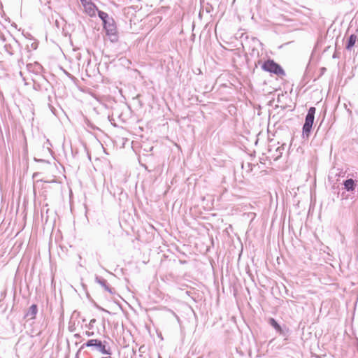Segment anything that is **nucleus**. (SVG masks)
Masks as SVG:
<instances>
[{"instance_id": "nucleus-9", "label": "nucleus", "mask_w": 358, "mask_h": 358, "mask_svg": "<svg viewBox=\"0 0 358 358\" xmlns=\"http://www.w3.org/2000/svg\"><path fill=\"white\" fill-rule=\"evenodd\" d=\"M95 280L98 284H99L102 287H103V289L106 291H107L110 294H113V289L108 285L106 280L100 278L99 277H96Z\"/></svg>"}, {"instance_id": "nucleus-7", "label": "nucleus", "mask_w": 358, "mask_h": 358, "mask_svg": "<svg viewBox=\"0 0 358 358\" xmlns=\"http://www.w3.org/2000/svg\"><path fill=\"white\" fill-rule=\"evenodd\" d=\"M38 308L36 304L31 305L29 310H27V313L25 314V317H27L28 319H34L36 317V315L37 313Z\"/></svg>"}, {"instance_id": "nucleus-12", "label": "nucleus", "mask_w": 358, "mask_h": 358, "mask_svg": "<svg viewBox=\"0 0 358 358\" xmlns=\"http://www.w3.org/2000/svg\"><path fill=\"white\" fill-rule=\"evenodd\" d=\"M271 326H272L278 332L282 334L281 327L278 324V323L273 318H270L268 321Z\"/></svg>"}, {"instance_id": "nucleus-4", "label": "nucleus", "mask_w": 358, "mask_h": 358, "mask_svg": "<svg viewBox=\"0 0 358 358\" xmlns=\"http://www.w3.org/2000/svg\"><path fill=\"white\" fill-rule=\"evenodd\" d=\"M262 67L264 71L273 73L277 76L285 75V73L282 67L273 60L268 59L266 61Z\"/></svg>"}, {"instance_id": "nucleus-15", "label": "nucleus", "mask_w": 358, "mask_h": 358, "mask_svg": "<svg viewBox=\"0 0 358 358\" xmlns=\"http://www.w3.org/2000/svg\"><path fill=\"white\" fill-rule=\"evenodd\" d=\"M83 7L86 6V4L90 3L91 1L88 0H80Z\"/></svg>"}, {"instance_id": "nucleus-18", "label": "nucleus", "mask_w": 358, "mask_h": 358, "mask_svg": "<svg viewBox=\"0 0 358 358\" xmlns=\"http://www.w3.org/2000/svg\"><path fill=\"white\" fill-rule=\"evenodd\" d=\"M31 66H32V64H28L27 65V68H28L29 70H30V68H31Z\"/></svg>"}, {"instance_id": "nucleus-19", "label": "nucleus", "mask_w": 358, "mask_h": 358, "mask_svg": "<svg viewBox=\"0 0 358 358\" xmlns=\"http://www.w3.org/2000/svg\"><path fill=\"white\" fill-rule=\"evenodd\" d=\"M101 358H108V357H101Z\"/></svg>"}, {"instance_id": "nucleus-3", "label": "nucleus", "mask_w": 358, "mask_h": 358, "mask_svg": "<svg viewBox=\"0 0 358 358\" xmlns=\"http://www.w3.org/2000/svg\"><path fill=\"white\" fill-rule=\"evenodd\" d=\"M103 28L106 30V35L112 43H116L118 41V34L116 24L113 18L105 22Z\"/></svg>"}, {"instance_id": "nucleus-5", "label": "nucleus", "mask_w": 358, "mask_h": 358, "mask_svg": "<svg viewBox=\"0 0 358 358\" xmlns=\"http://www.w3.org/2000/svg\"><path fill=\"white\" fill-rule=\"evenodd\" d=\"M3 41L6 42L4 44L5 50L10 55H14L16 51L18 50L19 43L13 37L10 36L9 38L6 39L3 38Z\"/></svg>"}, {"instance_id": "nucleus-2", "label": "nucleus", "mask_w": 358, "mask_h": 358, "mask_svg": "<svg viewBox=\"0 0 358 358\" xmlns=\"http://www.w3.org/2000/svg\"><path fill=\"white\" fill-rule=\"evenodd\" d=\"M315 111L316 109L315 107H310L308 110V113L305 119V123L303 126L302 133L303 138H308L310 136L312 127L314 122Z\"/></svg>"}, {"instance_id": "nucleus-14", "label": "nucleus", "mask_w": 358, "mask_h": 358, "mask_svg": "<svg viewBox=\"0 0 358 358\" xmlns=\"http://www.w3.org/2000/svg\"><path fill=\"white\" fill-rule=\"evenodd\" d=\"M96 322V319H92L90 321V323L88 324V328L90 329H92L94 327V324Z\"/></svg>"}, {"instance_id": "nucleus-17", "label": "nucleus", "mask_w": 358, "mask_h": 358, "mask_svg": "<svg viewBox=\"0 0 358 358\" xmlns=\"http://www.w3.org/2000/svg\"><path fill=\"white\" fill-rule=\"evenodd\" d=\"M35 67H36V71H40V70H41V65H40V64H35Z\"/></svg>"}, {"instance_id": "nucleus-1", "label": "nucleus", "mask_w": 358, "mask_h": 358, "mask_svg": "<svg viewBox=\"0 0 358 358\" xmlns=\"http://www.w3.org/2000/svg\"><path fill=\"white\" fill-rule=\"evenodd\" d=\"M107 343H108L106 341L102 342L98 339H90L83 344V347H93L103 355H110L112 354L111 349L110 347L106 346Z\"/></svg>"}, {"instance_id": "nucleus-20", "label": "nucleus", "mask_w": 358, "mask_h": 358, "mask_svg": "<svg viewBox=\"0 0 358 358\" xmlns=\"http://www.w3.org/2000/svg\"><path fill=\"white\" fill-rule=\"evenodd\" d=\"M108 358H110V357H108Z\"/></svg>"}, {"instance_id": "nucleus-13", "label": "nucleus", "mask_w": 358, "mask_h": 358, "mask_svg": "<svg viewBox=\"0 0 358 358\" xmlns=\"http://www.w3.org/2000/svg\"><path fill=\"white\" fill-rule=\"evenodd\" d=\"M98 15L103 21V24H105V22H108V20L113 19V17H109L106 13L101 10H98Z\"/></svg>"}, {"instance_id": "nucleus-10", "label": "nucleus", "mask_w": 358, "mask_h": 358, "mask_svg": "<svg viewBox=\"0 0 358 358\" xmlns=\"http://www.w3.org/2000/svg\"><path fill=\"white\" fill-rule=\"evenodd\" d=\"M344 187L347 191H352L355 189V181L352 179H348L344 182Z\"/></svg>"}, {"instance_id": "nucleus-8", "label": "nucleus", "mask_w": 358, "mask_h": 358, "mask_svg": "<svg viewBox=\"0 0 358 358\" xmlns=\"http://www.w3.org/2000/svg\"><path fill=\"white\" fill-rule=\"evenodd\" d=\"M85 10L86 13L90 16H94L96 15V11L97 10L96 6L92 3L90 2V3L86 4V6H84Z\"/></svg>"}, {"instance_id": "nucleus-6", "label": "nucleus", "mask_w": 358, "mask_h": 358, "mask_svg": "<svg viewBox=\"0 0 358 358\" xmlns=\"http://www.w3.org/2000/svg\"><path fill=\"white\" fill-rule=\"evenodd\" d=\"M133 4L127 6L124 8L123 11L124 15H126L127 17H132L135 15V13L138 11L141 6L138 3L136 4L135 3H138L139 0H130Z\"/></svg>"}, {"instance_id": "nucleus-16", "label": "nucleus", "mask_w": 358, "mask_h": 358, "mask_svg": "<svg viewBox=\"0 0 358 358\" xmlns=\"http://www.w3.org/2000/svg\"><path fill=\"white\" fill-rule=\"evenodd\" d=\"M85 334L87 336H92L94 335V332L93 331H86L85 332Z\"/></svg>"}, {"instance_id": "nucleus-11", "label": "nucleus", "mask_w": 358, "mask_h": 358, "mask_svg": "<svg viewBox=\"0 0 358 358\" xmlns=\"http://www.w3.org/2000/svg\"><path fill=\"white\" fill-rule=\"evenodd\" d=\"M357 36L354 34L350 35L348 40L346 48L350 50L355 44Z\"/></svg>"}]
</instances>
